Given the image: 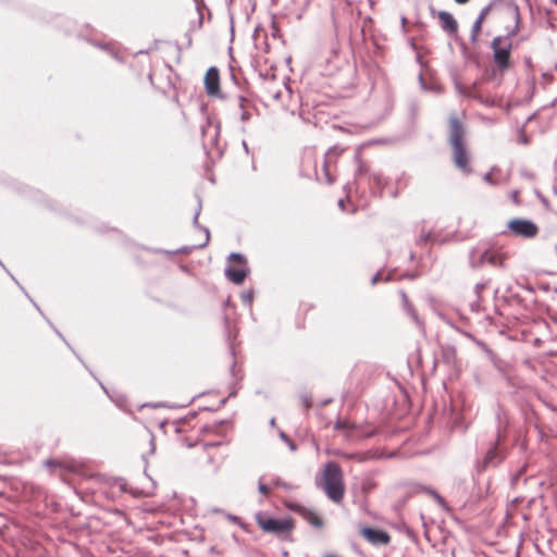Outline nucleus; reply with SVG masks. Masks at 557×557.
<instances>
[{
    "mask_svg": "<svg viewBox=\"0 0 557 557\" xmlns=\"http://www.w3.org/2000/svg\"><path fill=\"white\" fill-rule=\"evenodd\" d=\"M230 259L238 262L239 267L238 268H232V267L227 268L225 270V275L227 276V278L231 282H233L235 284H242L248 274V268L245 263V259L239 253H232L230 256Z\"/></svg>",
    "mask_w": 557,
    "mask_h": 557,
    "instance_id": "5",
    "label": "nucleus"
},
{
    "mask_svg": "<svg viewBox=\"0 0 557 557\" xmlns=\"http://www.w3.org/2000/svg\"><path fill=\"white\" fill-rule=\"evenodd\" d=\"M508 230L517 235L524 238H533L539 233V227L535 223L524 219H513L508 222Z\"/></svg>",
    "mask_w": 557,
    "mask_h": 557,
    "instance_id": "4",
    "label": "nucleus"
},
{
    "mask_svg": "<svg viewBox=\"0 0 557 557\" xmlns=\"http://www.w3.org/2000/svg\"><path fill=\"white\" fill-rule=\"evenodd\" d=\"M503 16H508L512 20V27L508 28L506 36H497L492 41L493 49V60L496 64L497 70L503 73L507 71L510 63V51L512 49V37H515L519 32L520 25V13L517 7L508 8Z\"/></svg>",
    "mask_w": 557,
    "mask_h": 557,
    "instance_id": "1",
    "label": "nucleus"
},
{
    "mask_svg": "<svg viewBox=\"0 0 557 557\" xmlns=\"http://www.w3.org/2000/svg\"><path fill=\"white\" fill-rule=\"evenodd\" d=\"M507 259L506 252L500 248H488L481 256V263H487L493 267H502Z\"/></svg>",
    "mask_w": 557,
    "mask_h": 557,
    "instance_id": "6",
    "label": "nucleus"
},
{
    "mask_svg": "<svg viewBox=\"0 0 557 557\" xmlns=\"http://www.w3.org/2000/svg\"><path fill=\"white\" fill-rule=\"evenodd\" d=\"M281 437H282L285 442H287V443H288V445L290 446V448H292L293 450L295 449L294 444H293V443L287 438V436H286L284 433H282V434H281Z\"/></svg>",
    "mask_w": 557,
    "mask_h": 557,
    "instance_id": "17",
    "label": "nucleus"
},
{
    "mask_svg": "<svg viewBox=\"0 0 557 557\" xmlns=\"http://www.w3.org/2000/svg\"><path fill=\"white\" fill-rule=\"evenodd\" d=\"M351 428L350 423L346 420H338L336 423H335V429L336 430H344V429H349Z\"/></svg>",
    "mask_w": 557,
    "mask_h": 557,
    "instance_id": "15",
    "label": "nucleus"
},
{
    "mask_svg": "<svg viewBox=\"0 0 557 557\" xmlns=\"http://www.w3.org/2000/svg\"><path fill=\"white\" fill-rule=\"evenodd\" d=\"M259 492L263 495H268L270 493V490L265 484L260 482L259 483Z\"/></svg>",
    "mask_w": 557,
    "mask_h": 557,
    "instance_id": "16",
    "label": "nucleus"
},
{
    "mask_svg": "<svg viewBox=\"0 0 557 557\" xmlns=\"http://www.w3.org/2000/svg\"><path fill=\"white\" fill-rule=\"evenodd\" d=\"M380 274H375L372 278V283L375 284L379 281Z\"/></svg>",
    "mask_w": 557,
    "mask_h": 557,
    "instance_id": "21",
    "label": "nucleus"
},
{
    "mask_svg": "<svg viewBox=\"0 0 557 557\" xmlns=\"http://www.w3.org/2000/svg\"><path fill=\"white\" fill-rule=\"evenodd\" d=\"M493 451L488 453V458H492Z\"/></svg>",
    "mask_w": 557,
    "mask_h": 557,
    "instance_id": "24",
    "label": "nucleus"
},
{
    "mask_svg": "<svg viewBox=\"0 0 557 557\" xmlns=\"http://www.w3.org/2000/svg\"><path fill=\"white\" fill-rule=\"evenodd\" d=\"M450 144L462 143L463 129L456 117H450Z\"/></svg>",
    "mask_w": 557,
    "mask_h": 557,
    "instance_id": "13",
    "label": "nucleus"
},
{
    "mask_svg": "<svg viewBox=\"0 0 557 557\" xmlns=\"http://www.w3.org/2000/svg\"><path fill=\"white\" fill-rule=\"evenodd\" d=\"M288 507L292 510L299 512V515L311 525H313L315 528L323 527V520L315 511L307 509V508L298 506V505H289Z\"/></svg>",
    "mask_w": 557,
    "mask_h": 557,
    "instance_id": "8",
    "label": "nucleus"
},
{
    "mask_svg": "<svg viewBox=\"0 0 557 557\" xmlns=\"http://www.w3.org/2000/svg\"><path fill=\"white\" fill-rule=\"evenodd\" d=\"M245 102H246V100L243 97L238 98V106H239L240 110H243L242 115H240L243 121L249 120V114L245 110Z\"/></svg>",
    "mask_w": 557,
    "mask_h": 557,
    "instance_id": "14",
    "label": "nucleus"
},
{
    "mask_svg": "<svg viewBox=\"0 0 557 557\" xmlns=\"http://www.w3.org/2000/svg\"><path fill=\"white\" fill-rule=\"evenodd\" d=\"M319 485L332 502L339 504L343 500L345 493L344 475L337 463L327 462L324 466Z\"/></svg>",
    "mask_w": 557,
    "mask_h": 557,
    "instance_id": "2",
    "label": "nucleus"
},
{
    "mask_svg": "<svg viewBox=\"0 0 557 557\" xmlns=\"http://www.w3.org/2000/svg\"><path fill=\"white\" fill-rule=\"evenodd\" d=\"M470 0H455V2L458 3V4H466Z\"/></svg>",
    "mask_w": 557,
    "mask_h": 557,
    "instance_id": "20",
    "label": "nucleus"
},
{
    "mask_svg": "<svg viewBox=\"0 0 557 557\" xmlns=\"http://www.w3.org/2000/svg\"><path fill=\"white\" fill-rule=\"evenodd\" d=\"M338 205H339L341 207H344V201H343V200H339Z\"/></svg>",
    "mask_w": 557,
    "mask_h": 557,
    "instance_id": "23",
    "label": "nucleus"
},
{
    "mask_svg": "<svg viewBox=\"0 0 557 557\" xmlns=\"http://www.w3.org/2000/svg\"><path fill=\"white\" fill-rule=\"evenodd\" d=\"M491 10V7L487 5L485 8H483L476 18V21L474 22L473 26H472V29H471V41L472 42H475L478 40V37L481 33V29H482V25L485 21V17L487 16L488 12Z\"/></svg>",
    "mask_w": 557,
    "mask_h": 557,
    "instance_id": "12",
    "label": "nucleus"
},
{
    "mask_svg": "<svg viewBox=\"0 0 557 557\" xmlns=\"http://www.w3.org/2000/svg\"><path fill=\"white\" fill-rule=\"evenodd\" d=\"M512 199H515V201H517V193L513 194Z\"/></svg>",
    "mask_w": 557,
    "mask_h": 557,
    "instance_id": "22",
    "label": "nucleus"
},
{
    "mask_svg": "<svg viewBox=\"0 0 557 557\" xmlns=\"http://www.w3.org/2000/svg\"><path fill=\"white\" fill-rule=\"evenodd\" d=\"M205 86L208 95L218 96L220 94V74L216 67H210L207 71Z\"/></svg>",
    "mask_w": 557,
    "mask_h": 557,
    "instance_id": "7",
    "label": "nucleus"
},
{
    "mask_svg": "<svg viewBox=\"0 0 557 557\" xmlns=\"http://www.w3.org/2000/svg\"><path fill=\"white\" fill-rule=\"evenodd\" d=\"M484 181H485V182H487V183H490V184H492V183H493V181H492V175H491L490 173L485 174V176H484Z\"/></svg>",
    "mask_w": 557,
    "mask_h": 557,
    "instance_id": "18",
    "label": "nucleus"
},
{
    "mask_svg": "<svg viewBox=\"0 0 557 557\" xmlns=\"http://www.w3.org/2000/svg\"><path fill=\"white\" fill-rule=\"evenodd\" d=\"M228 519L233 522H236V523H239V518H237L236 516H228Z\"/></svg>",
    "mask_w": 557,
    "mask_h": 557,
    "instance_id": "19",
    "label": "nucleus"
},
{
    "mask_svg": "<svg viewBox=\"0 0 557 557\" xmlns=\"http://www.w3.org/2000/svg\"><path fill=\"white\" fill-rule=\"evenodd\" d=\"M554 249H555V251H556V253H557V245L555 246V248H554Z\"/></svg>",
    "mask_w": 557,
    "mask_h": 557,
    "instance_id": "25",
    "label": "nucleus"
},
{
    "mask_svg": "<svg viewBox=\"0 0 557 557\" xmlns=\"http://www.w3.org/2000/svg\"><path fill=\"white\" fill-rule=\"evenodd\" d=\"M438 21L441 23V27L443 30L455 34L458 30V23L455 20L454 15L447 11H440L437 13Z\"/></svg>",
    "mask_w": 557,
    "mask_h": 557,
    "instance_id": "11",
    "label": "nucleus"
},
{
    "mask_svg": "<svg viewBox=\"0 0 557 557\" xmlns=\"http://www.w3.org/2000/svg\"><path fill=\"white\" fill-rule=\"evenodd\" d=\"M455 164L463 172H469V158L462 143L451 144Z\"/></svg>",
    "mask_w": 557,
    "mask_h": 557,
    "instance_id": "10",
    "label": "nucleus"
},
{
    "mask_svg": "<svg viewBox=\"0 0 557 557\" xmlns=\"http://www.w3.org/2000/svg\"><path fill=\"white\" fill-rule=\"evenodd\" d=\"M556 69H557V64H556Z\"/></svg>",
    "mask_w": 557,
    "mask_h": 557,
    "instance_id": "26",
    "label": "nucleus"
},
{
    "mask_svg": "<svg viewBox=\"0 0 557 557\" xmlns=\"http://www.w3.org/2000/svg\"><path fill=\"white\" fill-rule=\"evenodd\" d=\"M258 525L268 533L276 535L289 534L294 529V521L290 518L274 519L258 512L255 516Z\"/></svg>",
    "mask_w": 557,
    "mask_h": 557,
    "instance_id": "3",
    "label": "nucleus"
},
{
    "mask_svg": "<svg viewBox=\"0 0 557 557\" xmlns=\"http://www.w3.org/2000/svg\"><path fill=\"white\" fill-rule=\"evenodd\" d=\"M361 533L366 540L375 545L387 544L391 540L389 535L385 531L377 529L364 528Z\"/></svg>",
    "mask_w": 557,
    "mask_h": 557,
    "instance_id": "9",
    "label": "nucleus"
}]
</instances>
